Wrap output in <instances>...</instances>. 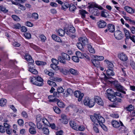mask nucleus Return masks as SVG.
Here are the masks:
<instances>
[{
	"label": "nucleus",
	"mask_w": 135,
	"mask_h": 135,
	"mask_svg": "<svg viewBox=\"0 0 135 135\" xmlns=\"http://www.w3.org/2000/svg\"><path fill=\"white\" fill-rule=\"evenodd\" d=\"M69 124L70 127L72 128L75 130H78V125L76 124L74 121H70L69 123Z\"/></svg>",
	"instance_id": "nucleus-20"
},
{
	"label": "nucleus",
	"mask_w": 135,
	"mask_h": 135,
	"mask_svg": "<svg viewBox=\"0 0 135 135\" xmlns=\"http://www.w3.org/2000/svg\"><path fill=\"white\" fill-rule=\"evenodd\" d=\"M94 57L99 61L103 60L104 59V57L102 56H96Z\"/></svg>",
	"instance_id": "nucleus-53"
},
{
	"label": "nucleus",
	"mask_w": 135,
	"mask_h": 135,
	"mask_svg": "<svg viewBox=\"0 0 135 135\" xmlns=\"http://www.w3.org/2000/svg\"><path fill=\"white\" fill-rule=\"evenodd\" d=\"M40 38L41 39V41L42 42H45L46 39V37L43 35H40Z\"/></svg>",
	"instance_id": "nucleus-59"
},
{
	"label": "nucleus",
	"mask_w": 135,
	"mask_h": 135,
	"mask_svg": "<svg viewBox=\"0 0 135 135\" xmlns=\"http://www.w3.org/2000/svg\"><path fill=\"white\" fill-rule=\"evenodd\" d=\"M118 57L120 60L123 61H126L128 59L127 56L124 52H122L118 54Z\"/></svg>",
	"instance_id": "nucleus-7"
},
{
	"label": "nucleus",
	"mask_w": 135,
	"mask_h": 135,
	"mask_svg": "<svg viewBox=\"0 0 135 135\" xmlns=\"http://www.w3.org/2000/svg\"><path fill=\"white\" fill-rule=\"evenodd\" d=\"M119 91H116V92H114V94L116 96H118L120 97L123 98L124 96L123 95H122L121 93Z\"/></svg>",
	"instance_id": "nucleus-48"
},
{
	"label": "nucleus",
	"mask_w": 135,
	"mask_h": 135,
	"mask_svg": "<svg viewBox=\"0 0 135 135\" xmlns=\"http://www.w3.org/2000/svg\"><path fill=\"white\" fill-rule=\"evenodd\" d=\"M57 102V104L59 107L61 108H63L64 107V104L62 102L60 101L59 100Z\"/></svg>",
	"instance_id": "nucleus-42"
},
{
	"label": "nucleus",
	"mask_w": 135,
	"mask_h": 135,
	"mask_svg": "<svg viewBox=\"0 0 135 135\" xmlns=\"http://www.w3.org/2000/svg\"><path fill=\"white\" fill-rule=\"evenodd\" d=\"M77 56H74L72 57V59L75 62H78L79 61V56L77 55Z\"/></svg>",
	"instance_id": "nucleus-47"
},
{
	"label": "nucleus",
	"mask_w": 135,
	"mask_h": 135,
	"mask_svg": "<svg viewBox=\"0 0 135 135\" xmlns=\"http://www.w3.org/2000/svg\"><path fill=\"white\" fill-rule=\"evenodd\" d=\"M100 15L102 17L105 18H107L109 16L108 11L104 9L101 11Z\"/></svg>",
	"instance_id": "nucleus-21"
},
{
	"label": "nucleus",
	"mask_w": 135,
	"mask_h": 135,
	"mask_svg": "<svg viewBox=\"0 0 135 135\" xmlns=\"http://www.w3.org/2000/svg\"><path fill=\"white\" fill-rule=\"evenodd\" d=\"M92 14L94 16H98L99 15V13L98 9L94 8L93 9Z\"/></svg>",
	"instance_id": "nucleus-41"
},
{
	"label": "nucleus",
	"mask_w": 135,
	"mask_h": 135,
	"mask_svg": "<svg viewBox=\"0 0 135 135\" xmlns=\"http://www.w3.org/2000/svg\"><path fill=\"white\" fill-rule=\"evenodd\" d=\"M53 109L54 111L57 114L60 113L61 110L60 109L57 107H53Z\"/></svg>",
	"instance_id": "nucleus-45"
},
{
	"label": "nucleus",
	"mask_w": 135,
	"mask_h": 135,
	"mask_svg": "<svg viewBox=\"0 0 135 135\" xmlns=\"http://www.w3.org/2000/svg\"><path fill=\"white\" fill-rule=\"evenodd\" d=\"M91 61L92 62L95 66L98 67L99 66L100 62L96 58L92 60Z\"/></svg>",
	"instance_id": "nucleus-24"
},
{
	"label": "nucleus",
	"mask_w": 135,
	"mask_h": 135,
	"mask_svg": "<svg viewBox=\"0 0 135 135\" xmlns=\"http://www.w3.org/2000/svg\"><path fill=\"white\" fill-rule=\"evenodd\" d=\"M69 10L72 12H74L75 10L76 9V7L74 4H71L69 5Z\"/></svg>",
	"instance_id": "nucleus-25"
},
{
	"label": "nucleus",
	"mask_w": 135,
	"mask_h": 135,
	"mask_svg": "<svg viewBox=\"0 0 135 135\" xmlns=\"http://www.w3.org/2000/svg\"><path fill=\"white\" fill-rule=\"evenodd\" d=\"M35 128H30L29 129V133L31 134H35L36 133Z\"/></svg>",
	"instance_id": "nucleus-38"
},
{
	"label": "nucleus",
	"mask_w": 135,
	"mask_h": 135,
	"mask_svg": "<svg viewBox=\"0 0 135 135\" xmlns=\"http://www.w3.org/2000/svg\"><path fill=\"white\" fill-rule=\"evenodd\" d=\"M111 123L112 126L116 129L119 128L121 125L120 122L115 120H112Z\"/></svg>",
	"instance_id": "nucleus-13"
},
{
	"label": "nucleus",
	"mask_w": 135,
	"mask_h": 135,
	"mask_svg": "<svg viewBox=\"0 0 135 135\" xmlns=\"http://www.w3.org/2000/svg\"><path fill=\"white\" fill-rule=\"evenodd\" d=\"M12 17L15 21H19L20 20L19 17L15 15H12Z\"/></svg>",
	"instance_id": "nucleus-58"
},
{
	"label": "nucleus",
	"mask_w": 135,
	"mask_h": 135,
	"mask_svg": "<svg viewBox=\"0 0 135 135\" xmlns=\"http://www.w3.org/2000/svg\"><path fill=\"white\" fill-rule=\"evenodd\" d=\"M37 76H32L30 78V81L33 84L36 81Z\"/></svg>",
	"instance_id": "nucleus-50"
},
{
	"label": "nucleus",
	"mask_w": 135,
	"mask_h": 135,
	"mask_svg": "<svg viewBox=\"0 0 135 135\" xmlns=\"http://www.w3.org/2000/svg\"><path fill=\"white\" fill-rule=\"evenodd\" d=\"M124 9L128 13H133L134 12L135 10L131 7L127 6H126L124 7Z\"/></svg>",
	"instance_id": "nucleus-18"
},
{
	"label": "nucleus",
	"mask_w": 135,
	"mask_h": 135,
	"mask_svg": "<svg viewBox=\"0 0 135 135\" xmlns=\"http://www.w3.org/2000/svg\"><path fill=\"white\" fill-rule=\"evenodd\" d=\"M58 33L59 36H63L65 34V31L61 29H59L58 30Z\"/></svg>",
	"instance_id": "nucleus-43"
},
{
	"label": "nucleus",
	"mask_w": 135,
	"mask_h": 135,
	"mask_svg": "<svg viewBox=\"0 0 135 135\" xmlns=\"http://www.w3.org/2000/svg\"><path fill=\"white\" fill-rule=\"evenodd\" d=\"M47 83L50 85L51 86L55 87L57 86L56 83L55 82L53 81H51L50 80H48Z\"/></svg>",
	"instance_id": "nucleus-44"
},
{
	"label": "nucleus",
	"mask_w": 135,
	"mask_h": 135,
	"mask_svg": "<svg viewBox=\"0 0 135 135\" xmlns=\"http://www.w3.org/2000/svg\"><path fill=\"white\" fill-rule=\"evenodd\" d=\"M107 97L109 100L112 102L116 100L117 98L114 93L111 94H107Z\"/></svg>",
	"instance_id": "nucleus-19"
},
{
	"label": "nucleus",
	"mask_w": 135,
	"mask_h": 135,
	"mask_svg": "<svg viewBox=\"0 0 135 135\" xmlns=\"http://www.w3.org/2000/svg\"><path fill=\"white\" fill-rule=\"evenodd\" d=\"M112 83L113 84L114 87L119 91H120L124 94H126L125 91L127 90L121 85L117 81H112Z\"/></svg>",
	"instance_id": "nucleus-1"
},
{
	"label": "nucleus",
	"mask_w": 135,
	"mask_h": 135,
	"mask_svg": "<svg viewBox=\"0 0 135 135\" xmlns=\"http://www.w3.org/2000/svg\"><path fill=\"white\" fill-rule=\"evenodd\" d=\"M93 125H94L93 128L94 131L96 133H98L99 131L97 126L98 125H97L96 124H93Z\"/></svg>",
	"instance_id": "nucleus-54"
},
{
	"label": "nucleus",
	"mask_w": 135,
	"mask_h": 135,
	"mask_svg": "<svg viewBox=\"0 0 135 135\" xmlns=\"http://www.w3.org/2000/svg\"><path fill=\"white\" fill-rule=\"evenodd\" d=\"M97 114L95 113L94 114V116H91L90 117L91 120L94 123L93 124H96L97 125H98V124L97 123V118H96V117L95 116Z\"/></svg>",
	"instance_id": "nucleus-23"
},
{
	"label": "nucleus",
	"mask_w": 135,
	"mask_h": 135,
	"mask_svg": "<svg viewBox=\"0 0 135 135\" xmlns=\"http://www.w3.org/2000/svg\"><path fill=\"white\" fill-rule=\"evenodd\" d=\"M50 66L52 68L55 70H58L59 69V66L57 65L52 64Z\"/></svg>",
	"instance_id": "nucleus-46"
},
{
	"label": "nucleus",
	"mask_w": 135,
	"mask_h": 135,
	"mask_svg": "<svg viewBox=\"0 0 135 135\" xmlns=\"http://www.w3.org/2000/svg\"><path fill=\"white\" fill-rule=\"evenodd\" d=\"M38 15L37 13H33L32 14V17L35 20H37L38 18Z\"/></svg>",
	"instance_id": "nucleus-56"
},
{
	"label": "nucleus",
	"mask_w": 135,
	"mask_h": 135,
	"mask_svg": "<svg viewBox=\"0 0 135 135\" xmlns=\"http://www.w3.org/2000/svg\"><path fill=\"white\" fill-rule=\"evenodd\" d=\"M36 64L38 65L43 66L46 65V63L45 62L36 61H35Z\"/></svg>",
	"instance_id": "nucleus-34"
},
{
	"label": "nucleus",
	"mask_w": 135,
	"mask_h": 135,
	"mask_svg": "<svg viewBox=\"0 0 135 135\" xmlns=\"http://www.w3.org/2000/svg\"><path fill=\"white\" fill-rule=\"evenodd\" d=\"M54 96L52 95L49 96L48 98L49 99V101L50 102H54L58 101L59 100L57 98H54Z\"/></svg>",
	"instance_id": "nucleus-29"
},
{
	"label": "nucleus",
	"mask_w": 135,
	"mask_h": 135,
	"mask_svg": "<svg viewBox=\"0 0 135 135\" xmlns=\"http://www.w3.org/2000/svg\"><path fill=\"white\" fill-rule=\"evenodd\" d=\"M95 115H96L95 116L96 118H97V123H98L99 124H100L101 123H104L105 122L104 119L100 114H97Z\"/></svg>",
	"instance_id": "nucleus-8"
},
{
	"label": "nucleus",
	"mask_w": 135,
	"mask_h": 135,
	"mask_svg": "<svg viewBox=\"0 0 135 135\" xmlns=\"http://www.w3.org/2000/svg\"><path fill=\"white\" fill-rule=\"evenodd\" d=\"M113 102V105L112 106V107H116L117 106H118L119 105V103L117 101V99L116 100H115Z\"/></svg>",
	"instance_id": "nucleus-55"
},
{
	"label": "nucleus",
	"mask_w": 135,
	"mask_h": 135,
	"mask_svg": "<svg viewBox=\"0 0 135 135\" xmlns=\"http://www.w3.org/2000/svg\"><path fill=\"white\" fill-rule=\"evenodd\" d=\"M76 45L79 49L82 50H83V45L81 42H79L77 43Z\"/></svg>",
	"instance_id": "nucleus-36"
},
{
	"label": "nucleus",
	"mask_w": 135,
	"mask_h": 135,
	"mask_svg": "<svg viewBox=\"0 0 135 135\" xmlns=\"http://www.w3.org/2000/svg\"><path fill=\"white\" fill-rule=\"evenodd\" d=\"M106 75L104 73H103L104 75V77L102 78L105 81H109V80L113 79L111 76H114L115 75V73L113 70L110 69H108L106 71Z\"/></svg>",
	"instance_id": "nucleus-2"
},
{
	"label": "nucleus",
	"mask_w": 135,
	"mask_h": 135,
	"mask_svg": "<svg viewBox=\"0 0 135 135\" xmlns=\"http://www.w3.org/2000/svg\"><path fill=\"white\" fill-rule=\"evenodd\" d=\"M79 41L81 42L83 45H88V41L87 38L85 37H83L79 38Z\"/></svg>",
	"instance_id": "nucleus-11"
},
{
	"label": "nucleus",
	"mask_w": 135,
	"mask_h": 135,
	"mask_svg": "<svg viewBox=\"0 0 135 135\" xmlns=\"http://www.w3.org/2000/svg\"><path fill=\"white\" fill-rule=\"evenodd\" d=\"M28 71L31 73H32L37 75L38 74V72L35 69L31 68L30 66H28Z\"/></svg>",
	"instance_id": "nucleus-26"
},
{
	"label": "nucleus",
	"mask_w": 135,
	"mask_h": 135,
	"mask_svg": "<svg viewBox=\"0 0 135 135\" xmlns=\"http://www.w3.org/2000/svg\"><path fill=\"white\" fill-rule=\"evenodd\" d=\"M74 94L76 97L78 98V100L79 102H80L81 100L84 96L83 94L79 91H75L74 93Z\"/></svg>",
	"instance_id": "nucleus-5"
},
{
	"label": "nucleus",
	"mask_w": 135,
	"mask_h": 135,
	"mask_svg": "<svg viewBox=\"0 0 135 135\" xmlns=\"http://www.w3.org/2000/svg\"><path fill=\"white\" fill-rule=\"evenodd\" d=\"M97 25L100 28H103L107 25L106 22L103 20H101L98 22Z\"/></svg>",
	"instance_id": "nucleus-16"
},
{
	"label": "nucleus",
	"mask_w": 135,
	"mask_h": 135,
	"mask_svg": "<svg viewBox=\"0 0 135 135\" xmlns=\"http://www.w3.org/2000/svg\"><path fill=\"white\" fill-rule=\"evenodd\" d=\"M0 11H1L4 13H6L8 12L5 7L3 6H0Z\"/></svg>",
	"instance_id": "nucleus-52"
},
{
	"label": "nucleus",
	"mask_w": 135,
	"mask_h": 135,
	"mask_svg": "<svg viewBox=\"0 0 135 135\" xmlns=\"http://www.w3.org/2000/svg\"><path fill=\"white\" fill-rule=\"evenodd\" d=\"M123 31L126 36V40H128L131 35H130L129 31L126 28L123 29Z\"/></svg>",
	"instance_id": "nucleus-27"
},
{
	"label": "nucleus",
	"mask_w": 135,
	"mask_h": 135,
	"mask_svg": "<svg viewBox=\"0 0 135 135\" xmlns=\"http://www.w3.org/2000/svg\"><path fill=\"white\" fill-rule=\"evenodd\" d=\"M25 37L27 39H30L31 38V34L28 33H25L24 34Z\"/></svg>",
	"instance_id": "nucleus-60"
},
{
	"label": "nucleus",
	"mask_w": 135,
	"mask_h": 135,
	"mask_svg": "<svg viewBox=\"0 0 135 135\" xmlns=\"http://www.w3.org/2000/svg\"><path fill=\"white\" fill-rule=\"evenodd\" d=\"M34 84L38 86H42L43 85L44 83L40 81V82H39L38 81H36L35 82Z\"/></svg>",
	"instance_id": "nucleus-57"
},
{
	"label": "nucleus",
	"mask_w": 135,
	"mask_h": 135,
	"mask_svg": "<svg viewBox=\"0 0 135 135\" xmlns=\"http://www.w3.org/2000/svg\"><path fill=\"white\" fill-rule=\"evenodd\" d=\"M61 119H60L61 122L65 124L68 123V120L67 116L65 114H62L61 115Z\"/></svg>",
	"instance_id": "nucleus-12"
},
{
	"label": "nucleus",
	"mask_w": 135,
	"mask_h": 135,
	"mask_svg": "<svg viewBox=\"0 0 135 135\" xmlns=\"http://www.w3.org/2000/svg\"><path fill=\"white\" fill-rule=\"evenodd\" d=\"M42 121L45 125H47L48 126H49V123L48 121L46 119L44 118L42 119Z\"/></svg>",
	"instance_id": "nucleus-49"
},
{
	"label": "nucleus",
	"mask_w": 135,
	"mask_h": 135,
	"mask_svg": "<svg viewBox=\"0 0 135 135\" xmlns=\"http://www.w3.org/2000/svg\"><path fill=\"white\" fill-rule=\"evenodd\" d=\"M114 36L115 38L118 40H120L123 37V35L122 32L119 30L115 32Z\"/></svg>",
	"instance_id": "nucleus-9"
},
{
	"label": "nucleus",
	"mask_w": 135,
	"mask_h": 135,
	"mask_svg": "<svg viewBox=\"0 0 135 135\" xmlns=\"http://www.w3.org/2000/svg\"><path fill=\"white\" fill-rule=\"evenodd\" d=\"M69 72L71 74L74 75H77L78 74V72L76 70L72 68L70 69Z\"/></svg>",
	"instance_id": "nucleus-32"
},
{
	"label": "nucleus",
	"mask_w": 135,
	"mask_h": 135,
	"mask_svg": "<svg viewBox=\"0 0 135 135\" xmlns=\"http://www.w3.org/2000/svg\"><path fill=\"white\" fill-rule=\"evenodd\" d=\"M106 61L107 63V67L108 69H112L114 67V66L112 63L108 60L106 61Z\"/></svg>",
	"instance_id": "nucleus-33"
},
{
	"label": "nucleus",
	"mask_w": 135,
	"mask_h": 135,
	"mask_svg": "<svg viewBox=\"0 0 135 135\" xmlns=\"http://www.w3.org/2000/svg\"><path fill=\"white\" fill-rule=\"evenodd\" d=\"M134 109V107L132 104H130L126 108L127 110L129 112L132 111Z\"/></svg>",
	"instance_id": "nucleus-39"
},
{
	"label": "nucleus",
	"mask_w": 135,
	"mask_h": 135,
	"mask_svg": "<svg viewBox=\"0 0 135 135\" xmlns=\"http://www.w3.org/2000/svg\"><path fill=\"white\" fill-rule=\"evenodd\" d=\"M50 79L52 80L58 82L61 81L62 80L61 78L57 77H54L53 76L50 77Z\"/></svg>",
	"instance_id": "nucleus-40"
},
{
	"label": "nucleus",
	"mask_w": 135,
	"mask_h": 135,
	"mask_svg": "<svg viewBox=\"0 0 135 135\" xmlns=\"http://www.w3.org/2000/svg\"><path fill=\"white\" fill-rule=\"evenodd\" d=\"M79 13L81 15V17L82 18L84 19L85 18V14L88 13L85 10L83 9L79 10Z\"/></svg>",
	"instance_id": "nucleus-30"
},
{
	"label": "nucleus",
	"mask_w": 135,
	"mask_h": 135,
	"mask_svg": "<svg viewBox=\"0 0 135 135\" xmlns=\"http://www.w3.org/2000/svg\"><path fill=\"white\" fill-rule=\"evenodd\" d=\"M57 91L59 94L62 93L64 91V89L62 87H60L57 89Z\"/></svg>",
	"instance_id": "nucleus-61"
},
{
	"label": "nucleus",
	"mask_w": 135,
	"mask_h": 135,
	"mask_svg": "<svg viewBox=\"0 0 135 135\" xmlns=\"http://www.w3.org/2000/svg\"><path fill=\"white\" fill-rule=\"evenodd\" d=\"M129 38H130L134 43L135 44V36L132 35H131V36H130Z\"/></svg>",
	"instance_id": "nucleus-63"
},
{
	"label": "nucleus",
	"mask_w": 135,
	"mask_h": 135,
	"mask_svg": "<svg viewBox=\"0 0 135 135\" xmlns=\"http://www.w3.org/2000/svg\"><path fill=\"white\" fill-rule=\"evenodd\" d=\"M52 39L55 41L59 42H62V41L60 37L57 36L55 34H53L51 36Z\"/></svg>",
	"instance_id": "nucleus-22"
},
{
	"label": "nucleus",
	"mask_w": 135,
	"mask_h": 135,
	"mask_svg": "<svg viewBox=\"0 0 135 135\" xmlns=\"http://www.w3.org/2000/svg\"><path fill=\"white\" fill-rule=\"evenodd\" d=\"M70 59L69 56L65 53H62L61 56H59L58 57L59 61L64 64H66V60H69Z\"/></svg>",
	"instance_id": "nucleus-3"
},
{
	"label": "nucleus",
	"mask_w": 135,
	"mask_h": 135,
	"mask_svg": "<svg viewBox=\"0 0 135 135\" xmlns=\"http://www.w3.org/2000/svg\"><path fill=\"white\" fill-rule=\"evenodd\" d=\"M108 29L109 32H113L115 30V27L114 25L109 24L107 25Z\"/></svg>",
	"instance_id": "nucleus-17"
},
{
	"label": "nucleus",
	"mask_w": 135,
	"mask_h": 135,
	"mask_svg": "<svg viewBox=\"0 0 135 135\" xmlns=\"http://www.w3.org/2000/svg\"><path fill=\"white\" fill-rule=\"evenodd\" d=\"M42 130L43 133L46 135H48L49 133V129L45 127L43 128H41Z\"/></svg>",
	"instance_id": "nucleus-37"
},
{
	"label": "nucleus",
	"mask_w": 135,
	"mask_h": 135,
	"mask_svg": "<svg viewBox=\"0 0 135 135\" xmlns=\"http://www.w3.org/2000/svg\"><path fill=\"white\" fill-rule=\"evenodd\" d=\"M69 4H68V3H63L61 6V9L64 11H66L69 7Z\"/></svg>",
	"instance_id": "nucleus-35"
},
{
	"label": "nucleus",
	"mask_w": 135,
	"mask_h": 135,
	"mask_svg": "<svg viewBox=\"0 0 135 135\" xmlns=\"http://www.w3.org/2000/svg\"><path fill=\"white\" fill-rule=\"evenodd\" d=\"M83 103L85 105L90 108L93 107L95 104V102L93 100L88 97L85 98L84 100Z\"/></svg>",
	"instance_id": "nucleus-4"
},
{
	"label": "nucleus",
	"mask_w": 135,
	"mask_h": 135,
	"mask_svg": "<svg viewBox=\"0 0 135 135\" xmlns=\"http://www.w3.org/2000/svg\"><path fill=\"white\" fill-rule=\"evenodd\" d=\"M69 31L70 32L74 33L75 32V29L74 27H71L69 29Z\"/></svg>",
	"instance_id": "nucleus-62"
},
{
	"label": "nucleus",
	"mask_w": 135,
	"mask_h": 135,
	"mask_svg": "<svg viewBox=\"0 0 135 135\" xmlns=\"http://www.w3.org/2000/svg\"><path fill=\"white\" fill-rule=\"evenodd\" d=\"M88 50L90 53L94 54L95 53V51L94 48L91 46V45L89 44L87 46Z\"/></svg>",
	"instance_id": "nucleus-28"
},
{
	"label": "nucleus",
	"mask_w": 135,
	"mask_h": 135,
	"mask_svg": "<svg viewBox=\"0 0 135 135\" xmlns=\"http://www.w3.org/2000/svg\"><path fill=\"white\" fill-rule=\"evenodd\" d=\"M121 125L120 128L119 129V131L120 133H126L127 130V128L123 125V123L121 121L119 120Z\"/></svg>",
	"instance_id": "nucleus-10"
},
{
	"label": "nucleus",
	"mask_w": 135,
	"mask_h": 135,
	"mask_svg": "<svg viewBox=\"0 0 135 135\" xmlns=\"http://www.w3.org/2000/svg\"><path fill=\"white\" fill-rule=\"evenodd\" d=\"M130 29L132 34H135V27L132 26L130 28Z\"/></svg>",
	"instance_id": "nucleus-64"
},
{
	"label": "nucleus",
	"mask_w": 135,
	"mask_h": 135,
	"mask_svg": "<svg viewBox=\"0 0 135 135\" xmlns=\"http://www.w3.org/2000/svg\"><path fill=\"white\" fill-rule=\"evenodd\" d=\"M88 4L89 5L88 7V8L89 9L94 7L97 8L100 10H102L103 9V7L100 5H99L94 2L88 3Z\"/></svg>",
	"instance_id": "nucleus-6"
},
{
	"label": "nucleus",
	"mask_w": 135,
	"mask_h": 135,
	"mask_svg": "<svg viewBox=\"0 0 135 135\" xmlns=\"http://www.w3.org/2000/svg\"><path fill=\"white\" fill-rule=\"evenodd\" d=\"M26 60L29 63L33 64L34 62L33 60L32 59L31 57L29 54L27 53L25 56Z\"/></svg>",
	"instance_id": "nucleus-15"
},
{
	"label": "nucleus",
	"mask_w": 135,
	"mask_h": 135,
	"mask_svg": "<svg viewBox=\"0 0 135 135\" xmlns=\"http://www.w3.org/2000/svg\"><path fill=\"white\" fill-rule=\"evenodd\" d=\"M94 100L99 105L103 106L104 105V102L102 99L98 96H95L94 97Z\"/></svg>",
	"instance_id": "nucleus-14"
},
{
	"label": "nucleus",
	"mask_w": 135,
	"mask_h": 135,
	"mask_svg": "<svg viewBox=\"0 0 135 135\" xmlns=\"http://www.w3.org/2000/svg\"><path fill=\"white\" fill-rule=\"evenodd\" d=\"M7 100L4 99H1L0 100V105L1 107L4 106L6 105Z\"/></svg>",
	"instance_id": "nucleus-31"
},
{
	"label": "nucleus",
	"mask_w": 135,
	"mask_h": 135,
	"mask_svg": "<svg viewBox=\"0 0 135 135\" xmlns=\"http://www.w3.org/2000/svg\"><path fill=\"white\" fill-rule=\"evenodd\" d=\"M76 55L78 56L79 58L81 59L84 58V56H83L84 54H83L79 52H76Z\"/></svg>",
	"instance_id": "nucleus-51"
}]
</instances>
